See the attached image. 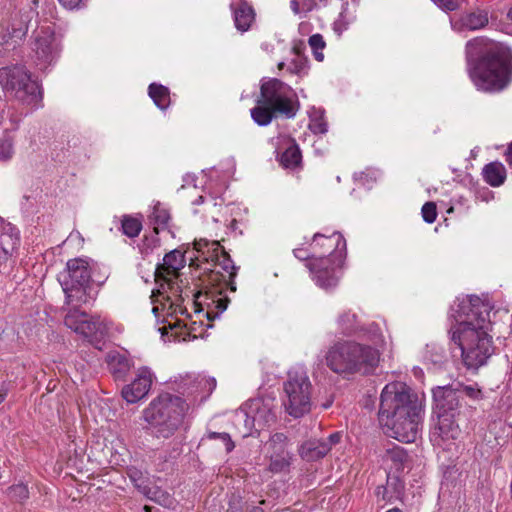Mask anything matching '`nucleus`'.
<instances>
[{
    "label": "nucleus",
    "instance_id": "nucleus-3",
    "mask_svg": "<svg viewBox=\"0 0 512 512\" xmlns=\"http://www.w3.org/2000/svg\"><path fill=\"white\" fill-rule=\"evenodd\" d=\"M469 75L485 92H499L512 81V51L506 45L480 36L466 44Z\"/></svg>",
    "mask_w": 512,
    "mask_h": 512
},
{
    "label": "nucleus",
    "instance_id": "nucleus-52",
    "mask_svg": "<svg viewBox=\"0 0 512 512\" xmlns=\"http://www.w3.org/2000/svg\"><path fill=\"white\" fill-rule=\"evenodd\" d=\"M300 5L303 12H310L315 8L316 2L315 0H300Z\"/></svg>",
    "mask_w": 512,
    "mask_h": 512
},
{
    "label": "nucleus",
    "instance_id": "nucleus-28",
    "mask_svg": "<svg viewBox=\"0 0 512 512\" xmlns=\"http://www.w3.org/2000/svg\"><path fill=\"white\" fill-rule=\"evenodd\" d=\"M149 97L154 104L161 110H166L171 102L169 89L158 83H151L148 87Z\"/></svg>",
    "mask_w": 512,
    "mask_h": 512
},
{
    "label": "nucleus",
    "instance_id": "nucleus-47",
    "mask_svg": "<svg viewBox=\"0 0 512 512\" xmlns=\"http://www.w3.org/2000/svg\"><path fill=\"white\" fill-rule=\"evenodd\" d=\"M309 128L315 134H324L327 132V124L322 119L313 120L309 124Z\"/></svg>",
    "mask_w": 512,
    "mask_h": 512
},
{
    "label": "nucleus",
    "instance_id": "nucleus-2",
    "mask_svg": "<svg viewBox=\"0 0 512 512\" xmlns=\"http://www.w3.org/2000/svg\"><path fill=\"white\" fill-rule=\"evenodd\" d=\"M422 404L403 382L385 385L380 395L378 419L385 434L400 442L416 441L422 420Z\"/></svg>",
    "mask_w": 512,
    "mask_h": 512
},
{
    "label": "nucleus",
    "instance_id": "nucleus-7",
    "mask_svg": "<svg viewBox=\"0 0 512 512\" xmlns=\"http://www.w3.org/2000/svg\"><path fill=\"white\" fill-rule=\"evenodd\" d=\"M379 361L380 352L376 348L353 340L336 341L325 355L326 366L342 376L371 375Z\"/></svg>",
    "mask_w": 512,
    "mask_h": 512
},
{
    "label": "nucleus",
    "instance_id": "nucleus-10",
    "mask_svg": "<svg viewBox=\"0 0 512 512\" xmlns=\"http://www.w3.org/2000/svg\"><path fill=\"white\" fill-rule=\"evenodd\" d=\"M312 385L305 372H289L288 379L284 383V391L287 400L284 401L286 412L300 418L311 410Z\"/></svg>",
    "mask_w": 512,
    "mask_h": 512
},
{
    "label": "nucleus",
    "instance_id": "nucleus-12",
    "mask_svg": "<svg viewBox=\"0 0 512 512\" xmlns=\"http://www.w3.org/2000/svg\"><path fill=\"white\" fill-rule=\"evenodd\" d=\"M186 260L185 255L178 249H174L167 253L163 258V263H158L154 275L157 283H161L162 289L165 286L175 292L180 291L179 285L173 281L172 278H178L180 276V270L185 266Z\"/></svg>",
    "mask_w": 512,
    "mask_h": 512
},
{
    "label": "nucleus",
    "instance_id": "nucleus-29",
    "mask_svg": "<svg viewBox=\"0 0 512 512\" xmlns=\"http://www.w3.org/2000/svg\"><path fill=\"white\" fill-rule=\"evenodd\" d=\"M338 325L341 333L345 336L359 335L360 332L364 331L355 313L344 312L341 314L338 319Z\"/></svg>",
    "mask_w": 512,
    "mask_h": 512
},
{
    "label": "nucleus",
    "instance_id": "nucleus-8",
    "mask_svg": "<svg viewBox=\"0 0 512 512\" xmlns=\"http://www.w3.org/2000/svg\"><path fill=\"white\" fill-rule=\"evenodd\" d=\"M188 408L182 397L161 393L144 409L142 418L155 429L157 437L169 438L182 424Z\"/></svg>",
    "mask_w": 512,
    "mask_h": 512
},
{
    "label": "nucleus",
    "instance_id": "nucleus-14",
    "mask_svg": "<svg viewBox=\"0 0 512 512\" xmlns=\"http://www.w3.org/2000/svg\"><path fill=\"white\" fill-rule=\"evenodd\" d=\"M33 51L36 58L46 67L51 64L59 53L54 29L51 26H41L37 31L33 41Z\"/></svg>",
    "mask_w": 512,
    "mask_h": 512
},
{
    "label": "nucleus",
    "instance_id": "nucleus-58",
    "mask_svg": "<svg viewBox=\"0 0 512 512\" xmlns=\"http://www.w3.org/2000/svg\"><path fill=\"white\" fill-rule=\"evenodd\" d=\"M332 402H333V400H332V399H330V400L326 401L325 403H323V404H322V407H323L324 409H327V408H329V407L332 405Z\"/></svg>",
    "mask_w": 512,
    "mask_h": 512
},
{
    "label": "nucleus",
    "instance_id": "nucleus-46",
    "mask_svg": "<svg viewBox=\"0 0 512 512\" xmlns=\"http://www.w3.org/2000/svg\"><path fill=\"white\" fill-rule=\"evenodd\" d=\"M435 4L447 11H454L459 8L458 0H432Z\"/></svg>",
    "mask_w": 512,
    "mask_h": 512
},
{
    "label": "nucleus",
    "instance_id": "nucleus-33",
    "mask_svg": "<svg viewBox=\"0 0 512 512\" xmlns=\"http://www.w3.org/2000/svg\"><path fill=\"white\" fill-rule=\"evenodd\" d=\"M252 417L247 409H240L236 414V427L243 438L256 433V426L251 425Z\"/></svg>",
    "mask_w": 512,
    "mask_h": 512
},
{
    "label": "nucleus",
    "instance_id": "nucleus-31",
    "mask_svg": "<svg viewBox=\"0 0 512 512\" xmlns=\"http://www.w3.org/2000/svg\"><path fill=\"white\" fill-rule=\"evenodd\" d=\"M269 465L267 471L278 474L287 473L290 470L292 455L291 454H269Z\"/></svg>",
    "mask_w": 512,
    "mask_h": 512
},
{
    "label": "nucleus",
    "instance_id": "nucleus-15",
    "mask_svg": "<svg viewBox=\"0 0 512 512\" xmlns=\"http://www.w3.org/2000/svg\"><path fill=\"white\" fill-rule=\"evenodd\" d=\"M90 280L89 264L80 258L70 259L66 264V270L59 275L61 286H89Z\"/></svg>",
    "mask_w": 512,
    "mask_h": 512
},
{
    "label": "nucleus",
    "instance_id": "nucleus-63",
    "mask_svg": "<svg viewBox=\"0 0 512 512\" xmlns=\"http://www.w3.org/2000/svg\"><path fill=\"white\" fill-rule=\"evenodd\" d=\"M293 51H294V53H296V54H298V55H299V54H300V52H301L300 48H299V47H297V46H294V47H293Z\"/></svg>",
    "mask_w": 512,
    "mask_h": 512
},
{
    "label": "nucleus",
    "instance_id": "nucleus-49",
    "mask_svg": "<svg viewBox=\"0 0 512 512\" xmlns=\"http://www.w3.org/2000/svg\"><path fill=\"white\" fill-rule=\"evenodd\" d=\"M321 440H322L323 445L328 446V452H329L334 445H336L340 442L341 434L339 432H335V433H332L331 435H329L328 438L321 439Z\"/></svg>",
    "mask_w": 512,
    "mask_h": 512
},
{
    "label": "nucleus",
    "instance_id": "nucleus-24",
    "mask_svg": "<svg viewBox=\"0 0 512 512\" xmlns=\"http://www.w3.org/2000/svg\"><path fill=\"white\" fill-rule=\"evenodd\" d=\"M328 453V446L322 444L320 439H309L299 448V454L303 460L317 461Z\"/></svg>",
    "mask_w": 512,
    "mask_h": 512
},
{
    "label": "nucleus",
    "instance_id": "nucleus-51",
    "mask_svg": "<svg viewBox=\"0 0 512 512\" xmlns=\"http://www.w3.org/2000/svg\"><path fill=\"white\" fill-rule=\"evenodd\" d=\"M59 3L67 9L79 8L83 0H58Z\"/></svg>",
    "mask_w": 512,
    "mask_h": 512
},
{
    "label": "nucleus",
    "instance_id": "nucleus-4",
    "mask_svg": "<svg viewBox=\"0 0 512 512\" xmlns=\"http://www.w3.org/2000/svg\"><path fill=\"white\" fill-rule=\"evenodd\" d=\"M433 413L438 422L435 433L443 440L455 439L459 434V417L463 414L468 400L478 401L482 398V391L477 384L466 385L460 381H453L445 386L432 389Z\"/></svg>",
    "mask_w": 512,
    "mask_h": 512
},
{
    "label": "nucleus",
    "instance_id": "nucleus-32",
    "mask_svg": "<svg viewBox=\"0 0 512 512\" xmlns=\"http://www.w3.org/2000/svg\"><path fill=\"white\" fill-rule=\"evenodd\" d=\"M130 482H132L137 491L145 497L149 496L151 488L155 487L153 482L137 469L130 468Z\"/></svg>",
    "mask_w": 512,
    "mask_h": 512
},
{
    "label": "nucleus",
    "instance_id": "nucleus-25",
    "mask_svg": "<svg viewBox=\"0 0 512 512\" xmlns=\"http://www.w3.org/2000/svg\"><path fill=\"white\" fill-rule=\"evenodd\" d=\"M149 218L151 223L154 224L153 232L155 235H158L160 230H168V232L174 237V233L169 225L171 215L160 202H157L153 206V211Z\"/></svg>",
    "mask_w": 512,
    "mask_h": 512
},
{
    "label": "nucleus",
    "instance_id": "nucleus-64",
    "mask_svg": "<svg viewBox=\"0 0 512 512\" xmlns=\"http://www.w3.org/2000/svg\"><path fill=\"white\" fill-rule=\"evenodd\" d=\"M386 512H403L402 510H400L399 508H392Z\"/></svg>",
    "mask_w": 512,
    "mask_h": 512
},
{
    "label": "nucleus",
    "instance_id": "nucleus-38",
    "mask_svg": "<svg viewBox=\"0 0 512 512\" xmlns=\"http://www.w3.org/2000/svg\"><path fill=\"white\" fill-rule=\"evenodd\" d=\"M146 498L167 508H170L174 504V499L171 495L156 485L151 488L150 494Z\"/></svg>",
    "mask_w": 512,
    "mask_h": 512
},
{
    "label": "nucleus",
    "instance_id": "nucleus-56",
    "mask_svg": "<svg viewBox=\"0 0 512 512\" xmlns=\"http://www.w3.org/2000/svg\"><path fill=\"white\" fill-rule=\"evenodd\" d=\"M505 156H506V161L512 167V143L508 146Z\"/></svg>",
    "mask_w": 512,
    "mask_h": 512
},
{
    "label": "nucleus",
    "instance_id": "nucleus-19",
    "mask_svg": "<svg viewBox=\"0 0 512 512\" xmlns=\"http://www.w3.org/2000/svg\"><path fill=\"white\" fill-rule=\"evenodd\" d=\"M380 457L382 462L391 470H394L397 475L405 469H411V457L401 446L392 445L391 447L385 448L380 453Z\"/></svg>",
    "mask_w": 512,
    "mask_h": 512
},
{
    "label": "nucleus",
    "instance_id": "nucleus-50",
    "mask_svg": "<svg viewBox=\"0 0 512 512\" xmlns=\"http://www.w3.org/2000/svg\"><path fill=\"white\" fill-rule=\"evenodd\" d=\"M305 67V62L302 60H293L288 67V70L292 74H299Z\"/></svg>",
    "mask_w": 512,
    "mask_h": 512
},
{
    "label": "nucleus",
    "instance_id": "nucleus-48",
    "mask_svg": "<svg viewBox=\"0 0 512 512\" xmlns=\"http://www.w3.org/2000/svg\"><path fill=\"white\" fill-rule=\"evenodd\" d=\"M142 230V222L139 218L130 217V238L139 235Z\"/></svg>",
    "mask_w": 512,
    "mask_h": 512
},
{
    "label": "nucleus",
    "instance_id": "nucleus-53",
    "mask_svg": "<svg viewBox=\"0 0 512 512\" xmlns=\"http://www.w3.org/2000/svg\"><path fill=\"white\" fill-rule=\"evenodd\" d=\"M188 293H192L193 295V302H194V305L197 307L198 305V299L199 297L202 295V291L198 290V291H194V290H190L189 288H186L185 290V295L186 296H189Z\"/></svg>",
    "mask_w": 512,
    "mask_h": 512
},
{
    "label": "nucleus",
    "instance_id": "nucleus-34",
    "mask_svg": "<svg viewBox=\"0 0 512 512\" xmlns=\"http://www.w3.org/2000/svg\"><path fill=\"white\" fill-rule=\"evenodd\" d=\"M302 155L297 144L290 145L280 156V163L285 168H296L301 163Z\"/></svg>",
    "mask_w": 512,
    "mask_h": 512
},
{
    "label": "nucleus",
    "instance_id": "nucleus-5",
    "mask_svg": "<svg viewBox=\"0 0 512 512\" xmlns=\"http://www.w3.org/2000/svg\"><path fill=\"white\" fill-rule=\"evenodd\" d=\"M310 248L318 257L307 262L306 267L316 284L323 289L335 287L338 283L337 269L342 268L346 259L344 237L340 232L330 235L315 233Z\"/></svg>",
    "mask_w": 512,
    "mask_h": 512
},
{
    "label": "nucleus",
    "instance_id": "nucleus-20",
    "mask_svg": "<svg viewBox=\"0 0 512 512\" xmlns=\"http://www.w3.org/2000/svg\"><path fill=\"white\" fill-rule=\"evenodd\" d=\"M152 385V373L147 367L141 368L136 378L130 382V403L142 400L147 396Z\"/></svg>",
    "mask_w": 512,
    "mask_h": 512
},
{
    "label": "nucleus",
    "instance_id": "nucleus-54",
    "mask_svg": "<svg viewBox=\"0 0 512 512\" xmlns=\"http://www.w3.org/2000/svg\"><path fill=\"white\" fill-rule=\"evenodd\" d=\"M290 7L293 10L294 13L298 14L302 11L300 0H291Z\"/></svg>",
    "mask_w": 512,
    "mask_h": 512
},
{
    "label": "nucleus",
    "instance_id": "nucleus-27",
    "mask_svg": "<svg viewBox=\"0 0 512 512\" xmlns=\"http://www.w3.org/2000/svg\"><path fill=\"white\" fill-rule=\"evenodd\" d=\"M159 242L160 239L157 235H144L136 247L139 256H135L134 261L138 266H141L142 261L149 260L154 249L159 245Z\"/></svg>",
    "mask_w": 512,
    "mask_h": 512
},
{
    "label": "nucleus",
    "instance_id": "nucleus-60",
    "mask_svg": "<svg viewBox=\"0 0 512 512\" xmlns=\"http://www.w3.org/2000/svg\"><path fill=\"white\" fill-rule=\"evenodd\" d=\"M6 395V391H0V404L5 400Z\"/></svg>",
    "mask_w": 512,
    "mask_h": 512
},
{
    "label": "nucleus",
    "instance_id": "nucleus-44",
    "mask_svg": "<svg viewBox=\"0 0 512 512\" xmlns=\"http://www.w3.org/2000/svg\"><path fill=\"white\" fill-rule=\"evenodd\" d=\"M293 254L294 256L299 259V260H302V261H308V262H311L313 261L315 258H317L318 256L316 255V253H314L313 251L310 253L308 251V249L306 248H303V247H300V248H295L293 250Z\"/></svg>",
    "mask_w": 512,
    "mask_h": 512
},
{
    "label": "nucleus",
    "instance_id": "nucleus-39",
    "mask_svg": "<svg viewBox=\"0 0 512 512\" xmlns=\"http://www.w3.org/2000/svg\"><path fill=\"white\" fill-rule=\"evenodd\" d=\"M308 43L313 51L314 57L317 61L321 62L324 59L322 50L325 48L326 43L321 34H314L309 37Z\"/></svg>",
    "mask_w": 512,
    "mask_h": 512
},
{
    "label": "nucleus",
    "instance_id": "nucleus-55",
    "mask_svg": "<svg viewBox=\"0 0 512 512\" xmlns=\"http://www.w3.org/2000/svg\"><path fill=\"white\" fill-rule=\"evenodd\" d=\"M167 289H168V290H165V293H168V291H169V292L172 294V296H174V297H176V298H177V300H178V299H179V300H181V301H183V300H184V298H183V296H182L183 290H182L180 287H179V290H180V291H178V292H175V289H174L173 291H171L168 287H167Z\"/></svg>",
    "mask_w": 512,
    "mask_h": 512
},
{
    "label": "nucleus",
    "instance_id": "nucleus-1",
    "mask_svg": "<svg viewBox=\"0 0 512 512\" xmlns=\"http://www.w3.org/2000/svg\"><path fill=\"white\" fill-rule=\"evenodd\" d=\"M491 309L489 303L472 295L461 300L456 314H452L456 324L448 333L451 342L460 348L462 363L468 370L477 371L495 354L496 347L489 334Z\"/></svg>",
    "mask_w": 512,
    "mask_h": 512
},
{
    "label": "nucleus",
    "instance_id": "nucleus-17",
    "mask_svg": "<svg viewBox=\"0 0 512 512\" xmlns=\"http://www.w3.org/2000/svg\"><path fill=\"white\" fill-rule=\"evenodd\" d=\"M247 410L252 417L251 425L256 426V434L276 421V413L272 406L260 399L252 400Z\"/></svg>",
    "mask_w": 512,
    "mask_h": 512
},
{
    "label": "nucleus",
    "instance_id": "nucleus-42",
    "mask_svg": "<svg viewBox=\"0 0 512 512\" xmlns=\"http://www.w3.org/2000/svg\"><path fill=\"white\" fill-rule=\"evenodd\" d=\"M110 231L121 232L128 236V215H122L121 218L114 217L109 227Z\"/></svg>",
    "mask_w": 512,
    "mask_h": 512
},
{
    "label": "nucleus",
    "instance_id": "nucleus-57",
    "mask_svg": "<svg viewBox=\"0 0 512 512\" xmlns=\"http://www.w3.org/2000/svg\"><path fill=\"white\" fill-rule=\"evenodd\" d=\"M121 396L122 398L128 402V384H124L121 388Z\"/></svg>",
    "mask_w": 512,
    "mask_h": 512
},
{
    "label": "nucleus",
    "instance_id": "nucleus-23",
    "mask_svg": "<svg viewBox=\"0 0 512 512\" xmlns=\"http://www.w3.org/2000/svg\"><path fill=\"white\" fill-rule=\"evenodd\" d=\"M488 22V13L484 10H477L463 14L458 21V25L461 31H474L486 27Z\"/></svg>",
    "mask_w": 512,
    "mask_h": 512
},
{
    "label": "nucleus",
    "instance_id": "nucleus-16",
    "mask_svg": "<svg viewBox=\"0 0 512 512\" xmlns=\"http://www.w3.org/2000/svg\"><path fill=\"white\" fill-rule=\"evenodd\" d=\"M10 36L22 40L29 31L38 30V13L32 8L17 12L11 19Z\"/></svg>",
    "mask_w": 512,
    "mask_h": 512
},
{
    "label": "nucleus",
    "instance_id": "nucleus-18",
    "mask_svg": "<svg viewBox=\"0 0 512 512\" xmlns=\"http://www.w3.org/2000/svg\"><path fill=\"white\" fill-rule=\"evenodd\" d=\"M405 492V483L397 474H387L386 484L376 487L375 495L377 502L393 503L401 500Z\"/></svg>",
    "mask_w": 512,
    "mask_h": 512
},
{
    "label": "nucleus",
    "instance_id": "nucleus-37",
    "mask_svg": "<svg viewBox=\"0 0 512 512\" xmlns=\"http://www.w3.org/2000/svg\"><path fill=\"white\" fill-rule=\"evenodd\" d=\"M14 138L13 136L4 131L0 136V161H8L14 154Z\"/></svg>",
    "mask_w": 512,
    "mask_h": 512
},
{
    "label": "nucleus",
    "instance_id": "nucleus-43",
    "mask_svg": "<svg viewBox=\"0 0 512 512\" xmlns=\"http://www.w3.org/2000/svg\"><path fill=\"white\" fill-rule=\"evenodd\" d=\"M207 437L209 439H220L224 443L227 453L231 452L235 447L234 442L231 440L228 433L209 432Z\"/></svg>",
    "mask_w": 512,
    "mask_h": 512
},
{
    "label": "nucleus",
    "instance_id": "nucleus-36",
    "mask_svg": "<svg viewBox=\"0 0 512 512\" xmlns=\"http://www.w3.org/2000/svg\"><path fill=\"white\" fill-rule=\"evenodd\" d=\"M2 224L3 221L0 218V225ZM14 245L15 241L12 239L11 235L4 232L0 233V267L8 261Z\"/></svg>",
    "mask_w": 512,
    "mask_h": 512
},
{
    "label": "nucleus",
    "instance_id": "nucleus-6",
    "mask_svg": "<svg viewBox=\"0 0 512 512\" xmlns=\"http://www.w3.org/2000/svg\"><path fill=\"white\" fill-rule=\"evenodd\" d=\"M300 108L296 92L286 83L270 78L262 80L256 106L250 110L253 121L259 126H268L274 118H293Z\"/></svg>",
    "mask_w": 512,
    "mask_h": 512
},
{
    "label": "nucleus",
    "instance_id": "nucleus-35",
    "mask_svg": "<svg viewBox=\"0 0 512 512\" xmlns=\"http://www.w3.org/2000/svg\"><path fill=\"white\" fill-rule=\"evenodd\" d=\"M289 439L288 437L281 432L274 433L271 435L270 439L267 442L269 453L270 454H291L287 450Z\"/></svg>",
    "mask_w": 512,
    "mask_h": 512
},
{
    "label": "nucleus",
    "instance_id": "nucleus-62",
    "mask_svg": "<svg viewBox=\"0 0 512 512\" xmlns=\"http://www.w3.org/2000/svg\"><path fill=\"white\" fill-rule=\"evenodd\" d=\"M507 18L512 21V7L507 12Z\"/></svg>",
    "mask_w": 512,
    "mask_h": 512
},
{
    "label": "nucleus",
    "instance_id": "nucleus-9",
    "mask_svg": "<svg viewBox=\"0 0 512 512\" xmlns=\"http://www.w3.org/2000/svg\"><path fill=\"white\" fill-rule=\"evenodd\" d=\"M0 85L5 93L24 105H37L42 100V92L37 81L22 64H12L0 68Z\"/></svg>",
    "mask_w": 512,
    "mask_h": 512
},
{
    "label": "nucleus",
    "instance_id": "nucleus-13",
    "mask_svg": "<svg viewBox=\"0 0 512 512\" xmlns=\"http://www.w3.org/2000/svg\"><path fill=\"white\" fill-rule=\"evenodd\" d=\"M213 245L216 246L214 248V252H216L215 257L217 265H219L227 275H224L219 271L211 270L208 274V282L215 288L221 289L225 286L228 287L230 291L235 292L236 284L234 280L237 276L238 267L233 264L230 255L220 246L219 242L214 241Z\"/></svg>",
    "mask_w": 512,
    "mask_h": 512
},
{
    "label": "nucleus",
    "instance_id": "nucleus-22",
    "mask_svg": "<svg viewBox=\"0 0 512 512\" xmlns=\"http://www.w3.org/2000/svg\"><path fill=\"white\" fill-rule=\"evenodd\" d=\"M109 371L116 381H126L128 376V359L124 354L111 351L106 356Z\"/></svg>",
    "mask_w": 512,
    "mask_h": 512
},
{
    "label": "nucleus",
    "instance_id": "nucleus-30",
    "mask_svg": "<svg viewBox=\"0 0 512 512\" xmlns=\"http://www.w3.org/2000/svg\"><path fill=\"white\" fill-rule=\"evenodd\" d=\"M62 288L66 296V304L72 306L71 309H78L88 301L87 289L89 286H62Z\"/></svg>",
    "mask_w": 512,
    "mask_h": 512
},
{
    "label": "nucleus",
    "instance_id": "nucleus-45",
    "mask_svg": "<svg viewBox=\"0 0 512 512\" xmlns=\"http://www.w3.org/2000/svg\"><path fill=\"white\" fill-rule=\"evenodd\" d=\"M229 302V300L227 298H219L217 301H216V308L218 309L217 312H213V311H208L206 313V316H207V319L209 321H212L214 320L216 317L219 316L220 313H222L223 311L226 310L227 308V303Z\"/></svg>",
    "mask_w": 512,
    "mask_h": 512
},
{
    "label": "nucleus",
    "instance_id": "nucleus-59",
    "mask_svg": "<svg viewBox=\"0 0 512 512\" xmlns=\"http://www.w3.org/2000/svg\"><path fill=\"white\" fill-rule=\"evenodd\" d=\"M249 512H264V510L260 507L253 506Z\"/></svg>",
    "mask_w": 512,
    "mask_h": 512
},
{
    "label": "nucleus",
    "instance_id": "nucleus-40",
    "mask_svg": "<svg viewBox=\"0 0 512 512\" xmlns=\"http://www.w3.org/2000/svg\"><path fill=\"white\" fill-rule=\"evenodd\" d=\"M7 495L12 501L22 502L28 498L29 491L26 485L20 483L8 487Z\"/></svg>",
    "mask_w": 512,
    "mask_h": 512
},
{
    "label": "nucleus",
    "instance_id": "nucleus-26",
    "mask_svg": "<svg viewBox=\"0 0 512 512\" xmlns=\"http://www.w3.org/2000/svg\"><path fill=\"white\" fill-rule=\"evenodd\" d=\"M484 180L492 187H499L506 180V169L501 162L494 161L484 166L482 170Z\"/></svg>",
    "mask_w": 512,
    "mask_h": 512
},
{
    "label": "nucleus",
    "instance_id": "nucleus-61",
    "mask_svg": "<svg viewBox=\"0 0 512 512\" xmlns=\"http://www.w3.org/2000/svg\"><path fill=\"white\" fill-rule=\"evenodd\" d=\"M152 509H153V507H152V506H149V505H145V506L143 507V510H144L145 512H152Z\"/></svg>",
    "mask_w": 512,
    "mask_h": 512
},
{
    "label": "nucleus",
    "instance_id": "nucleus-41",
    "mask_svg": "<svg viewBox=\"0 0 512 512\" xmlns=\"http://www.w3.org/2000/svg\"><path fill=\"white\" fill-rule=\"evenodd\" d=\"M423 220L426 223H433L437 218V207L434 202H426L421 209Z\"/></svg>",
    "mask_w": 512,
    "mask_h": 512
},
{
    "label": "nucleus",
    "instance_id": "nucleus-21",
    "mask_svg": "<svg viewBox=\"0 0 512 512\" xmlns=\"http://www.w3.org/2000/svg\"><path fill=\"white\" fill-rule=\"evenodd\" d=\"M231 9L234 14V23L237 30L246 32L250 29L255 20V12L246 0H239L238 4L232 3Z\"/></svg>",
    "mask_w": 512,
    "mask_h": 512
},
{
    "label": "nucleus",
    "instance_id": "nucleus-11",
    "mask_svg": "<svg viewBox=\"0 0 512 512\" xmlns=\"http://www.w3.org/2000/svg\"><path fill=\"white\" fill-rule=\"evenodd\" d=\"M64 324L76 333L83 335L99 349V344L107 335V326L99 317L90 316L79 309H70L65 315Z\"/></svg>",
    "mask_w": 512,
    "mask_h": 512
}]
</instances>
